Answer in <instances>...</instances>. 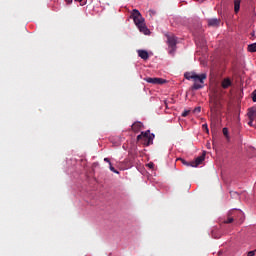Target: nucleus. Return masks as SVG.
Here are the masks:
<instances>
[{
    "instance_id": "f257e3e1",
    "label": "nucleus",
    "mask_w": 256,
    "mask_h": 256,
    "mask_svg": "<svg viewBox=\"0 0 256 256\" xmlns=\"http://www.w3.org/2000/svg\"><path fill=\"white\" fill-rule=\"evenodd\" d=\"M131 18L133 19L136 27H138L140 33L149 35L150 31L147 29V25H145V18L141 15L139 10L134 9L131 13Z\"/></svg>"
},
{
    "instance_id": "f03ea898",
    "label": "nucleus",
    "mask_w": 256,
    "mask_h": 256,
    "mask_svg": "<svg viewBox=\"0 0 256 256\" xmlns=\"http://www.w3.org/2000/svg\"><path fill=\"white\" fill-rule=\"evenodd\" d=\"M150 133L151 131L149 130L141 132V134L137 136V141H142L143 145H145L146 147H149V145H153L155 134Z\"/></svg>"
},
{
    "instance_id": "7ed1b4c3",
    "label": "nucleus",
    "mask_w": 256,
    "mask_h": 256,
    "mask_svg": "<svg viewBox=\"0 0 256 256\" xmlns=\"http://www.w3.org/2000/svg\"><path fill=\"white\" fill-rule=\"evenodd\" d=\"M204 79H207V74L203 73V74H194V84L192 86V89L194 91H198V89H203V84H199V83H204ZM199 82V83H198Z\"/></svg>"
},
{
    "instance_id": "20e7f679",
    "label": "nucleus",
    "mask_w": 256,
    "mask_h": 256,
    "mask_svg": "<svg viewBox=\"0 0 256 256\" xmlns=\"http://www.w3.org/2000/svg\"><path fill=\"white\" fill-rule=\"evenodd\" d=\"M167 43L169 47V54L173 55L177 49V37L175 35H167Z\"/></svg>"
},
{
    "instance_id": "39448f33",
    "label": "nucleus",
    "mask_w": 256,
    "mask_h": 256,
    "mask_svg": "<svg viewBox=\"0 0 256 256\" xmlns=\"http://www.w3.org/2000/svg\"><path fill=\"white\" fill-rule=\"evenodd\" d=\"M255 117H256V107L248 109V119H249L248 125H250V127H256V124H253Z\"/></svg>"
},
{
    "instance_id": "423d86ee",
    "label": "nucleus",
    "mask_w": 256,
    "mask_h": 256,
    "mask_svg": "<svg viewBox=\"0 0 256 256\" xmlns=\"http://www.w3.org/2000/svg\"><path fill=\"white\" fill-rule=\"evenodd\" d=\"M146 83H151L152 85H163L165 83V79L163 78H145L144 79Z\"/></svg>"
},
{
    "instance_id": "0eeeda50",
    "label": "nucleus",
    "mask_w": 256,
    "mask_h": 256,
    "mask_svg": "<svg viewBox=\"0 0 256 256\" xmlns=\"http://www.w3.org/2000/svg\"><path fill=\"white\" fill-rule=\"evenodd\" d=\"M211 111H217L219 109V99L217 96L210 97Z\"/></svg>"
},
{
    "instance_id": "6e6552de",
    "label": "nucleus",
    "mask_w": 256,
    "mask_h": 256,
    "mask_svg": "<svg viewBox=\"0 0 256 256\" xmlns=\"http://www.w3.org/2000/svg\"><path fill=\"white\" fill-rule=\"evenodd\" d=\"M203 161H205V152H203L201 156L197 157L195 161H192V167H199Z\"/></svg>"
},
{
    "instance_id": "1a4fd4ad",
    "label": "nucleus",
    "mask_w": 256,
    "mask_h": 256,
    "mask_svg": "<svg viewBox=\"0 0 256 256\" xmlns=\"http://www.w3.org/2000/svg\"><path fill=\"white\" fill-rule=\"evenodd\" d=\"M131 129L134 133H139V131H141V129H143V123L134 122L131 126Z\"/></svg>"
},
{
    "instance_id": "9d476101",
    "label": "nucleus",
    "mask_w": 256,
    "mask_h": 256,
    "mask_svg": "<svg viewBox=\"0 0 256 256\" xmlns=\"http://www.w3.org/2000/svg\"><path fill=\"white\" fill-rule=\"evenodd\" d=\"M138 56L142 58L144 61L149 59V52L147 50H137Z\"/></svg>"
},
{
    "instance_id": "9b49d317",
    "label": "nucleus",
    "mask_w": 256,
    "mask_h": 256,
    "mask_svg": "<svg viewBox=\"0 0 256 256\" xmlns=\"http://www.w3.org/2000/svg\"><path fill=\"white\" fill-rule=\"evenodd\" d=\"M232 85L233 82H231V79L229 78H225L221 83L222 89H229Z\"/></svg>"
},
{
    "instance_id": "f8f14e48",
    "label": "nucleus",
    "mask_w": 256,
    "mask_h": 256,
    "mask_svg": "<svg viewBox=\"0 0 256 256\" xmlns=\"http://www.w3.org/2000/svg\"><path fill=\"white\" fill-rule=\"evenodd\" d=\"M220 20L217 18H212L208 20L209 27H219Z\"/></svg>"
},
{
    "instance_id": "ddd939ff",
    "label": "nucleus",
    "mask_w": 256,
    "mask_h": 256,
    "mask_svg": "<svg viewBox=\"0 0 256 256\" xmlns=\"http://www.w3.org/2000/svg\"><path fill=\"white\" fill-rule=\"evenodd\" d=\"M241 9V0H234V11L235 13H239Z\"/></svg>"
},
{
    "instance_id": "4468645a",
    "label": "nucleus",
    "mask_w": 256,
    "mask_h": 256,
    "mask_svg": "<svg viewBox=\"0 0 256 256\" xmlns=\"http://www.w3.org/2000/svg\"><path fill=\"white\" fill-rule=\"evenodd\" d=\"M184 77L188 81H191V79H194V77H195V72H187L184 74Z\"/></svg>"
},
{
    "instance_id": "2eb2a0df",
    "label": "nucleus",
    "mask_w": 256,
    "mask_h": 256,
    "mask_svg": "<svg viewBox=\"0 0 256 256\" xmlns=\"http://www.w3.org/2000/svg\"><path fill=\"white\" fill-rule=\"evenodd\" d=\"M249 53H256V43L248 45Z\"/></svg>"
},
{
    "instance_id": "dca6fc26",
    "label": "nucleus",
    "mask_w": 256,
    "mask_h": 256,
    "mask_svg": "<svg viewBox=\"0 0 256 256\" xmlns=\"http://www.w3.org/2000/svg\"><path fill=\"white\" fill-rule=\"evenodd\" d=\"M181 163H183L186 167H193V161L187 162L185 159L180 158L179 159Z\"/></svg>"
},
{
    "instance_id": "f3484780",
    "label": "nucleus",
    "mask_w": 256,
    "mask_h": 256,
    "mask_svg": "<svg viewBox=\"0 0 256 256\" xmlns=\"http://www.w3.org/2000/svg\"><path fill=\"white\" fill-rule=\"evenodd\" d=\"M222 133H223L224 137H226V139H229V129L223 128Z\"/></svg>"
},
{
    "instance_id": "a211bd4d",
    "label": "nucleus",
    "mask_w": 256,
    "mask_h": 256,
    "mask_svg": "<svg viewBox=\"0 0 256 256\" xmlns=\"http://www.w3.org/2000/svg\"><path fill=\"white\" fill-rule=\"evenodd\" d=\"M234 219H235V217H228V219L225 220L224 223H226V224L232 223Z\"/></svg>"
},
{
    "instance_id": "6ab92c4d",
    "label": "nucleus",
    "mask_w": 256,
    "mask_h": 256,
    "mask_svg": "<svg viewBox=\"0 0 256 256\" xmlns=\"http://www.w3.org/2000/svg\"><path fill=\"white\" fill-rule=\"evenodd\" d=\"M202 129H203L206 133H209V127L207 126V124H203V125H202Z\"/></svg>"
},
{
    "instance_id": "aec40b11",
    "label": "nucleus",
    "mask_w": 256,
    "mask_h": 256,
    "mask_svg": "<svg viewBox=\"0 0 256 256\" xmlns=\"http://www.w3.org/2000/svg\"><path fill=\"white\" fill-rule=\"evenodd\" d=\"M110 165V171H112V173H119V171H117L116 169H115V167H113V165L112 164H109Z\"/></svg>"
},
{
    "instance_id": "412c9836",
    "label": "nucleus",
    "mask_w": 256,
    "mask_h": 256,
    "mask_svg": "<svg viewBox=\"0 0 256 256\" xmlns=\"http://www.w3.org/2000/svg\"><path fill=\"white\" fill-rule=\"evenodd\" d=\"M189 113H191V111L185 110V111L182 113V117H187V115H189Z\"/></svg>"
},
{
    "instance_id": "4be33fe9",
    "label": "nucleus",
    "mask_w": 256,
    "mask_h": 256,
    "mask_svg": "<svg viewBox=\"0 0 256 256\" xmlns=\"http://www.w3.org/2000/svg\"><path fill=\"white\" fill-rule=\"evenodd\" d=\"M252 101L256 103V91L252 93Z\"/></svg>"
},
{
    "instance_id": "5701e85b",
    "label": "nucleus",
    "mask_w": 256,
    "mask_h": 256,
    "mask_svg": "<svg viewBox=\"0 0 256 256\" xmlns=\"http://www.w3.org/2000/svg\"><path fill=\"white\" fill-rule=\"evenodd\" d=\"M256 249L253 251H249L247 256H255Z\"/></svg>"
},
{
    "instance_id": "b1692460",
    "label": "nucleus",
    "mask_w": 256,
    "mask_h": 256,
    "mask_svg": "<svg viewBox=\"0 0 256 256\" xmlns=\"http://www.w3.org/2000/svg\"><path fill=\"white\" fill-rule=\"evenodd\" d=\"M194 113H201V107H196L194 109Z\"/></svg>"
},
{
    "instance_id": "393cba45",
    "label": "nucleus",
    "mask_w": 256,
    "mask_h": 256,
    "mask_svg": "<svg viewBox=\"0 0 256 256\" xmlns=\"http://www.w3.org/2000/svg\"><path fill=\"white\" fill-rule=\"evenodd\" d=\"M212 237H214V239H219L220 236L215 235V230H212Z\"/></svg>"
},
{
    "instance_id": "a878e982",
    "label": "nucleus",
    "mask_w": 256,
    "mask_h": 256,
    "mask_svg": "<svg viewBox=\"0 0 256 256\" xmlns=\"http://www.w3.org/2000/svg\"><path fill=\"white\" fill-rule=\"evenodd\" d=\"M65 2L67 3V5H71V3H73V0H65Z\"/></svg>"
},
{
    "instance_id": "bb28decb",
    "label": "nucleus",
    "mask_w": 256,
    "mask_h": 256,
    "mask_svg": "<svg viewBox=\"0 0 256 256\" xmlns=\"http://www.w3.org/2000/svg\"><path fill=\"white\" fill-rule=\"evenodd\" d=\"M104 161H105L106 163H109V165L111 164V160H109V158H104Z\"/></svg>"
},
{
    "instance_id": "cd10ccee",
    "label": "nucleus",
    "mask_w": 256,
    "mask_h": 256,
    "mask_svg": "<svg viewBox=\"0 0 256 256\" xmlns=\"http://www.w3.org/2000/svg\"><path fill=\"white\" fill-rule=\"evenodd\" d=\"M148 167H149L150 169H153L154 164H153V163H149V164H148Z\"/></svg>"
},
{
    "instance_id": "c85d7f7f",
    "label": "nucleus",
    "mask_w": 256,
    "mask_h": 256,
    "mask_svg": "<svg viewBox=\"0 0 256 256\" xmlns=\"http://www.w3.org/2000/svg\"><path fill=\"white\" fill-rule=\"evenodd\" d=\"M237 213H238V215H240V216L243 215V212H241V211H238Z\"/></svg>"
},
{
    "instance_id": "c756f323",
    "label": "nucleus",
    "mask_w": 256,
    "mask_h": 256,
    "mask_svg": "<svg viewBox=\"0 0 256 256\" xmlns=\"http://www.w3.org/2000/svg\"><path fill=\"white\" fill-rule=\"evenodd\" d=\"M235 213H237V211H236V210H234V211L232 212V215H235Z\"/></svg>"
},
{
    "instance_id": "7c9ffc66",
    "label": "nucleus",
    "mask_w": 256,
    "mask_h": 256,
    "mask_svg": "<svg viewBox=\"0 0 256 256\" xmlns=\"http://www.w3.org/2000/svg\"><path fill=\"white\" fill-rule=\"evenodd\" d=\"M75 1H77L78 3H81V1H83V0H75Z\"/></svg>"
}]
</instances>
